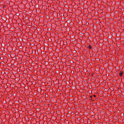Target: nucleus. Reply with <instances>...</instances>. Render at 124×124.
I'll list each match as a JSON object with an SVG mask.
<instances>
[{
    "mask_svg": "<svg viewBox=\"0 0 124 124\" xmlns=\"http://www.w3.org/2000/svg\"><path fill=\"white\" fill-rule=\"evenodd\" d=\"M123 74H124V72L120 71L119 73V76H120V77H122Z\"/></svg>",
    "mask_w": 124,
    "mask_h": 124,
    "instance_id": "f257e3e1",
    "label": "nucleus"
},
{
    "mask_svg": "<svg viewBox=\"0 0 124 124\" xmlns=\"http://www.w3.org/2000/svg\"><path fill=\"white\" fill-rule=\"evenodd\" d=\"M93 96H94V97H96V96L95 95H93Z\"/></svg>",
    "mask_w": 124,
    "mask_h": 124,
    "instance_id": "7ed1b4c3",
    "label": "nucleus"
},
{
    "mask_svg": "<svg viewBox=\"0 0 124 124\" xmlns=\"http://www.w3.org/2000/svg\"><path fill=\"white\" fill-rule=\"evenodd\" d=\"M90 97L92 98L93 97V96H91Z\"/></svg>",
    "mask_w": 124,
    "mask_h": 124,
    "instance_id": "20e7f679",
    "label": "nucleus"
},
{
    "mask_svg": "<svg viewBox=\"0 0 124 124\" xmlns=\"http://www.w3.org/2000/svg\"><path fill=\"white\" fill-rule=\"evenodd\" d=\"M92 48H93V46H91V45H89V49H92Z\"/></svg>",
    "mask_w": 124,
    "mask_h": 124,
    "instance_id": "f03ea898",
    "label": "nucleus"
}]
</instances>
